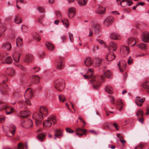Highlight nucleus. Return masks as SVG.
<instances>
[{
  "label": "nucleus",
  "mask_w": 149,
  "mask_h": 149,
  "mask_svg": "<svg viewBox=\"0 0 149 149\" xmlns=\"http://www.w3.org/2000/svg\"><path fill=\"white\" fill-rule=\"evenodd\" d=\"M86 130L83 129H81L79 128H76L75 134L79 136H81L85 134Z\"/></svg>",
  "instance_id": "1a4fd4ad"
},
{
  "label": "nucleus",
  "mask_w": 149,
  "mask_h": 149,
  "mask_svg": "<svg viewBox=\"0 0 149 149\" xmlns=\"http://www.w3.org/2000/svg\"><path fill=\"white\" fill-rule=\"evenodd\" d=\"M94 31L95 32H97L99 30V26L98 25L95 24L94 26Z\"/></svg>",
  "instance_id": "052dcab7"
},
{
  "label": "nucleus",
  "mask_w": 149,
  "mask_h": 149,
  "mask_svg": "<svg viewBox=\"0 0 149 149\" xmlns=\"http://www.w3.org/2000/svg\"><path fill=\"white\" fill-rule=\"evenodd\" d=\"M106 9L102 7H99L96 10V12L98 14H104Z\"/></svg>",
  "instance_id": "7c9ffc66"
},
{
  "label": "nucleus",
  "mask_w": 149,
  "mask_h": 149,
  "mask_svg": "<svg viewBox=\"0 0 149 149\" xmlns=\"http://www.w3.org/2000/svg\"><path fill=\"white\" fill-rule=\"evenodd\" d=\"M144 144H139L138 146L135 147L134 149H139L138 148L139 147L141 148H142L143 146H144Z\"/></svg>",
  "instance_id": "774afa93"
},
{
  "label": "nucleus",
  "mask_w": 149,
  "mask_h": 149,
  "mask_svg": "<svg viewBox=\"0 0 149 149\" xmlns=\"http://www.w3.org/2000/svg\"><path fill=\"white\" fill-rule=\"evenodd\" d=\"M121 50L125 55H127L129 53V48L127 46H123L121 48Z\"/></svg>",
  "instance_id": "c85d7f7f"
},
{
  "label": "nucleus",
  "mask_w": 149,
  "mask_h": 149,
  "mask_svg": "<svg viewBox=\"0 0 149 149\" xmlns=\"http://www.w3.org/2000/svg\"><path fill=\"white\" fill-rule=\"evenodd\" d=\"M96 40L98 41L101 44H104V47H106L107 46L105 44L104 42L100 39H97Z\"/></svg>",
  "instance_id": "4d7b16f0"
},
{
  "label": "nucleus",
  "mask_w": 149,
  "mask_h": 149,
  "mask_svg": "<svg viewBox=\"0 0 149 149\" xmlns=\"http://www.w3.org/2000/svg\"><path fill=\"white\" fill-rule=\"evenodd\" d=\"M76 10L74 8L71 7L68 10V15L69 18H72L75 15Z\"/></svg>",
  "instance_id": "f3484780"
},
{
  "label": "nucleus",
  "mask_w": 149,
  "mask_h": 149,
  "mask_svg": "<svg viewBox=\"0 0 149 149\" xmlns=\"http://www.w3.org/2000/svg\"><path fill=\"white\" fill-rule=\"evenodd\" d=\"M6 30V24L4 23H0V32L2 33Z\"/></svg>",
  "instance_id": "58836bf2"
},
{
  "label": "nucleus",
  "mask_w": 149,
  "mask_h": 149,
  "mask_svg": "<svg viewBox=\"0 0 149 149\" xmlns=\"http://www.w3.org/2000/svg\"><path fill=\"white\" fill-rule=\"evenodd\" d=\"M20 96V93L18 92H16L13 94L14 99H17Z\"/></svg>",
  "instance_id": "864d4df0"
},
{
  "label": "nucleus",
  "mask_w": 149,
  "mask_h": 149,
  "mask_svg": "<svg viewBox=\"0 0 149 149\" xmlns=\"http://www.w3.org/2000/svg\"><path fill=\"white\" fill-rule=\"evenodd\" d=\"M69 3L73 2L74 0H68ZM78 3L79 5L83 6L86 5L87 3L88 0H77Z\"/></svg>",
  "instance_id": "412c9836"
},
{
  "label": "nucleus",
  "mask_w": 149,
  "mask_h": 149,
  "mask_svg": "<svg viewBox=\"0 0 149 149\" xmlns=\"http://www.w3.org/2000/svg\"><path fill=\"white\" fill-rule=\"evenodd\" d=\"M104 77L102 76H100L99 77L96 76L93 77L90 80L91 83L93 84V88L95 89H98L101 84L102 80H103Z\"/></svg>",
  "instance_id": "f03ea898"
},
{
  "label": "nucleus",
  "mask_w": 149,
  "mask_h": 149,
  "mask_svg": "<svg viewBox=\"0 0 149 149\" xmlns=\"http://www.w3.org/2000/svg\"><path fill=\"white\" fill-rule=\"evenodd\" d=\"M59 99L60 102H63L66 100V98L63 95H60L59 96Z\"/></svg>",
  "instance_id": "5fc2aeb1"
},
{
  "label": "nucleus",
  "mask_w": 149,
  "mask_h": 149,
  "mask_svg": "<svg viewBox=\"0 0 149 149\" xmlns=\"http://www.w3.org/2000/svg\"><path fill=\"white\" fill-rule=\"evenodd\" d=\"M52 124V123L49 119L45 120L43 123V125L44 126L46 127H50L51 126Z\"/></svg>",
  "instance_id": "c9c22d12"
},
{
  "label": "nucleus",
  "mask_w": 149,
  "mask_h": 149,
  "mask_svg": "<svg viewBox=\"0 0 149 149\" xmlns=\"http://www.w3.org/2000/svg\"><path fill=\"white\" fill-rule=\"evenodd\" d=\"M64 63L62 59H59L57 62V68L59 70L63 69L64 68Z\"/></svg>",
  "instance_id": "aec40b11"
},
{
  "label": "nucleus",
  "mask_w": 149,
  "mask_h": 149,
  "mask_svg": "<svg viewBox=\"0 0 149 149\" xmlns=\"http://www.w3.org/2000/svg\"><path fill=\"white\" fill-rule=\"evenodd\" d=\"M33 38L37 41H39L40 40V38L39 35L36 33L33 34Z\"/></svg>",
  "instance_id": "de8ad7c7"
},
{
  "label": "nucleus",
  "mask_w": 149,
  "mask_h": 149,
  "mask_svg": "<svg viewBox=\"0 0 149 149\" xmlns=\"http://www.w3.org/2000/svg\"><path fill=\"white\" fill-rule=\"evenodd\" d=\"M84 62L85 65L88 67L91 66L93 63V59L90 57H88L85 58Z\"/></svg>",
  "instance_id": "2eb2a0df"
},
{
  "label": "nucleus",
  "mask_w": 149,
  "mask_h": 149,
  "mask_svg": "<svg viewBox=\"0 0 149 149\" xmlns=\"http://www.w3.org/2000/svg\"><path fill=\"white\" fill-rule=\"evenodd\" d=\"M17 66L19 68L23 71H25L26 69L25 68L22 66V65H17Z\"/></svg>",
  "instance_id": "69168bd1"
},
{
  "label": "nucleus",
  "mask_w": 149,
  "mask_h": 149,
  "mask_svg": "<svg viewBox=\"0 0 149 149\" xmlns=\"http://www.w3.org/2000/svg\"><path fill=\"white\" fill-rule=\"evenodd\" d=\"M40 69L38 67H35L33 68L31 70V71L33 73H36L39 70H40Z\"/></svg>",
  "instance_id": "6e6d98bb"
},
{
  "label": "nucleus",
  "mask_w": 149,
  "mask_h": 149,
  "mask_svg": "<svg viewBox=\"0 0 149 149\" xmlns=\"http://www.w3.org/2000/svg\"><path fill=\"white\" fill-rule=\"evenodd\" d=\"M62 22L65 27L67 28H68L69 24L68 20V19H63L62 20Z\"/></svg>",
  "instance_id": "a18cd8bd"
},
{
  "label": "nucleus",
  "mask_w": 149,
  "mask_h": 149,
  "mask_svg": "<svg viewBox=\"0 0 149 149\" xmlns=\"http://www.w3.org/2000/svg\"><path fill=\"white\" fill-rule=\"evenodd\" d=\"M22 125L24 128H29L33 126L32 121L30 119L27 120L22 122Z\"/></svg>",
  "instance_id": "0eeeda50"
},
{
  "label": "nucleus",
  "mask_w": 149,
  "mask_h": 149,
  "mask_svg": "<svg viewBox=\"0 0 149 149\" xmlns=\"http://www.w3.org/2000/svg\"><path fill=\"white\" fill-rule=\"evenodd\" d=\"M63 80L62 79H58L55 81V88L59 91H61L64 88V86L63 84Z\"/></svg>",
  "instance_id": "423d86ee"
},
{
  "label": "nucleus",
  "mask_w": 149,
  "mask_h": 149,
  "mask_svg": "<svg viewBox=\"0 0 149 149\" xmlns=\"http://www.w3.org/2000/svg\"><path fill=\"white\" fill-rule=\"evenodd\" d=\"M17 149H24L22 143H19L18 144Z\"/></svg>",
  "instance_id": "0e129e2a"
},
{
  "label": "nucleus",
  "mask_w": 149,
  "mask_h": 149,
  "mask_svg": "<svg viewBox=\"0 0 149 149\" xmlns=\"http://www.w3.org/2000/svg\"><path fill=\"white\" fill-rule=\"evenodd\" d=\"M136 42V41L133 38H129L127 41V43L128 45L132 47L134 46Z\"/></svg>",
  "instance_id": "393cba45"
},
{
  "label": "nucleus",
  "mask_w": 149,
  "mask_h": 149,
  "mask_svg": "<svg viewBox=\"0 0 149 149\" xmlns=\"http://www.w3.org/2000/svg\"><path fill=\"white\" fill-rule=\"evenodd\" d=\"M125 2H126V3L127 5L129 6L131 5L133 3L132 1L130 0H123L121 1H120V5L122 6V3Z\"/></svg>",
  "instance_id": "37998d69"
},
{
  "label": "nucleus",
  "mask_w": 149,
  "mask_h": 149,
  "mask_svg": "<svg viewBox=\"0 0 149 149\" xmlns=\"http://www.w3.org/2000/svg\"><path fill=\"white\" fill-rule=\"evenodd\" d=\"M40 112L43 116H46L48 113L47 109L45 107L42 106L40 108Z\"/></svg>",
  "instance_id": "5701e85b"
},
{
  "label": "nucleus",
  "mask_w": 149,
  "mask_h": 149,
  "mask_svg": "<svg viewBox=\"0 0 149 149\" xmlns=\"http://www.w3.org/2000/svg\"><path fill=\"white\" fill-rule=\"evenodd\" d=\"M117 105H118L120 107V109H119V111H120L123 108V104L122 103V101L121 100L118 99L116 103Z\"/></svg>",
  "instance_id": "49530a36"
},
{
  "label": "nucleus",
  "mask_w": 149,
  "mask_h": 149,
  "mask_svg": "<svg viewBox=\"0 0 149 149\" xmlns=\"http://www.w3.org/2000/svg\"><path fill=\"white\" fill-rule=\"evenodd\" d=\"M38 11L40 13H42L44 12L45 10L44 8L43 7H38Z\"/></svg>",
  "instance_id": "e2e57ef3"
},
{
  "label": "nucleus",
  "mask_w": 149,
  "mask_h": 149,
  "mask_svg": "<svg viewBox=\"0 0 149 149\" xmlns=\"http://www.w3.org/2000/svg\"><path fill=\"white\" fill-rule=\"evenodd\" d=\"M2 47L3 48L8 51H10L11 49L12 46L10 42H6L2 44Z\"/></svg>",
  "instance_id": "6ab92c4d"
},
{
  "label": "nucleus",
  "mask_w": 149,
  "mask_h": 149,
  "mask_svg": "<svg viewBox=\"0 0 149 149\" xmlns=\"http://www.w3.org/2000/svg\"><path fill=\"white\" fill-rule=\"evenodd\" d=\"M115 58V56L113 53H109L107 55L106 59L107 61H111Z\"/></svg>",
  "instance_id": "c756f323"
},
{
  "label": "nucleus",
  "mask_w": 149,
  "mask_h": 149,
  "mask_svg": "<svg viewBox=\"0 0 149 149\" xmlns=\"http://www.w3.org/2000/svg\"><path fill=\"white\" fill-rule=\"evenodd\" d=\"M93 70L92 68H90L89 69L88 71L87 72V74H89V73L90 74H91L90 75H84L83 74L84 77L85 79H87L90 77H91L93 75Z\"/></svg>",
  "instance_id": "f704fd0d"
},
{
  "label": "nucleus",
  "mask_w": 149,
  "mask_h": 149,
  "mask_svg": "<svg viewBox=\"0 0 149 149\" xmlns=\"http://www.w3.org/2000/svg\"><path fill=\"white\" fill-rule=\"evenodd\" d=\"M142 86L147 91V93H149V86L146 85V83L145 82L142 84Z\"/></svg>",
  "instance_id": "3c124183"
},
{
  "label": "nucleus",
  "mask_w": 149,
  "mask_h": 149,
  "mask_svg": "<svg viewBox=\"0 0 149 149\" xmlns=\"http://www.w3.org/2000/svg\"><path fill=\"white\" fill-rule=\"evenodd\" d=\"M33 95L32 90L30 88H28L25 92L24 96L25 98H31Z\"/></svg>",
  "instance_id": "9b49d317"
},
{
  "label": "nucleus",
  "mask_w": 149,
  "mask_h": 149,
  "mask_svg": "<svg viewBox=\"0 0 149 149\" xmlns=\"http://www.w3.org/2000/svg\"><path fill=\"white\" fill-rule=\"evenodd\" d=\"M104 76L107 78L110 79L112 77V73L110 70H107L104 73Z\"/></svg>",
  "instance_id": "bb28decb"
},
{
  "label": "nucleus",
  "mask_w": 149,
  "mask_h": 149,
  "mask_svg": "<svg viewBox=\"0 0 149 149\" xmlns=\"http://www.w3.org/2000/svg\"><path fill=\"white\" fill-rule=\"evenodd\" d=\"M8 79L6 76L2 73H0V90L3 94H4V91H6L7 88L6 85L3 84H5L7 80Z\"/></svg>",
  "instance_id": "f257e3e1"
},
{
  "label": "nucleus",
  "mask_w": 149,
  "mask_h": 149,
  "mask_svg": "<svg viewBox=\"0 0 149 149\" xmlns=\"http://www.w3.org/2000/svg\"><path fill=\"white\" fill-rule=\"evenodd\" d=\"M33 57L31 54H27L25 56L24 61L27 63H31L33 60Z\"/></svg>",
  "instance_id": "ddd939ff"
},
{
  "label": "nucleus",
  "mask_w": 149,
  "mask_h": 149,
  "mask_svg": "<svg viewBox=\"0 0 149 149\" xmlns=\"http://www.w3.org/2000/svg\"><path fill=\"white\" fill-rule=\"evenodd\" d=\"M113 18L111 16H109L106 18L104 20V25L109 26L111 25L114 21Z\"/></svg>",
  "instance_id": "6e6552de"
},
{
  "label": "nucleus",
  "mask_w": 149,
  "mask_h": 149,
  "mask_svg": "<svg viewBox=\"0 0 149 149\" xmlns=\"http://www.w3.org/2000/svg\"><path fill=\"white\" fill-rule=\"evenodd\" d=\"M20 114L22 117L24 118L28 116L30 114V112L27 111H21L20 112Z\"/></svg>",
  "instance_id": "79ce46f5"
},
{
  "label": "nucleus",
  "mask_w": 149,
  "mask_h": 149,
  "mask_svg": "<svg viewBox=\"0 0 149 149\" xmlns=\"http://www.w3.org/2000/svg\"><path fill=\"white\" fill-rule=\"evenodd\" d=\"M31 81L35 84H37L39 82L40 77L38 75H32L31 77Z\"/></svg>",
  "instance_id": "b1692460"
},
{
  "label": "nucleus",
  "mask_w": 149,
  "mask_h": 149,
  "mask_svg": "<svg viewBox=\"0 0 149 149\" xmlns=\"http://www.w3.org/2000/svg\"><path fill=\"white\" fill-rule=\"evenodd\" d=\"M141 39L144 42H146L149 39V32H144L141 36Z\"/></svg>",
  "instance_id": "a211bd4d"
},
{
  "label": "nucleus",
  "mask_w": 149,
  "mask_h": 149,
  "mask_svg": "<svg viewBox=\"0 0 149 149\" xmlns=\"http://www.w3.org/2000/svg\"><path fill=\"white\" fill-rule=\"evenodd\" d=\"M109 50H111L113 51H115L118 47L117 44L113 42H111L109 43Z\"/></svg>",
  "instance_id": "4be33fe9"
},
{
  "label": "nucleus",
  "mask_w": 149,
  "mask_h": 149,
  "mask_svg": "<svg viewBox=\"0 0 149 149\" xmlns=\"http://www.w3.org/2000/svg\"><path fill=\"white\" fill-rule=\"evenodd\" d=\"M133 63V59L131 58V57L130 56L127 60L128 64L129 65H131Z\"/></svg>",
  "instance_id": "13d9d810"
},
{
  "label": "nucleus",
  "mask_w": 149,
  "mask_h": 149,
  "mask_svg": "<svg viewBox=\"0 0 149 149\" xmlns=\"http://www.w3.org/2000/svg\"><path fill=\"white\" fill-rule=\"evenodd\" d=\"M145 98H141L139 97H137L135 99L136 104L139 106H141L145 100Z\"/></svg>",
  "instance_id": "dca6fc26"
},
{
  "label": "nucleus",
  "mask_w": 149,
  "mask_h": 149,
  "mask_svg": "<svg viewBox=\"0 0 149 149\" xmlns=\"http://www.w3.org/2000/svg\"><path fill=\"white\" fill-rule=\"evenodd\" d=\"M6 54L5 53L0 54V60L3 63L10 64L12 62L11 58L9 56L6 57Z\"/></svg>",
  "instance_id": "39448f33"
},
{
  "label": "nucleus",
  "mask_w": 149,
  "mask_h": 149,
  "mask_svg": "<svg viewBox=\"0 0 149 149\" xmlns=\"http://www.w3.org/2000/svg\"><path fill=\"white\" fill-rule=\"evenodd\" d=\"M66 132L69 133H72L74 132V131L72 130L71 129L69 128H66L65 129Z\"/></svg>",
  "instance_id": "680f3d73"
},
{
  "label": "nucleus",
  "mask_w": 149,
  "mask_h": 149,
  "mask_svg": "<svg viewBox=\"0 0 149 149\" xmlns=\"http://www.w3.org/2000/svg\"><path fill=\"white\" fill-rule=\"evenodd\" d=\"M55 137L54 138V139H56V138L59 136H61L62 135V131L61 129H57L55 130Z\"/></svg>",
  "instance_id": "473e14b6"
},
{
  "label": "nucleus",
  "mask_w": 149,
  "mask_h": 149,
  "mask_svg": "<svg viewBox=\"0 0 149 149\" xmlns=\"http://www.w3.org/2000/svg\"><path fill=\"white\" fill-rule=\"evenodd\" d=\"M103 61L102 59H97L95 61V65L96 66H100L103 62Z\"/></svg>",
  "instance_id": "8fccbe9b"
},
{
  "label": "nucleus",
  "mask_w": 149,
  "mask_h": 149,
  "mask_svg": "<svg viewBox=\"0 0 149 149\" xmlns=\"http://www.w3.org/2000/svg\"><path fill=\"white\" fill-rule=\"evenodd\" d=\"M68 34L69 35V38L70 41L72 42H73L74 40L73 34L70 33H69Z\"/></svg>",
  "instance_id": "bf43d9fd"
},
{
  "label": "nucleus",
  "mask_w": 149,
  "mask_h": 149,
  "mask_svg": "<svg viewBox=\"0 0 149 149\" xmlns=\"http://www.w3.org/2000/svg\"><path fill=\"white\" fill-rule=\"evenodd\" d=\"M6 73L9 76L11 77L15 74V70L13 68H10L8 69Z\"/></svg>",
  "instance_id": "72a5a7b5"
},
{
  "label": "nucleus",
  "mask_w": 149,
  "mask_h": 149,
  "mask_svg": "<svg viewBox=\"0 0 149 149\" xmlns=\"http://www.w3.org/2000/svg\"><path fill=\"white\" fill-rule=\"evenodd\" d=\"M143 115L144 112L142 109L138 110L136 112V116L138 118L143 117Z\"/></svg>",
  "instance_id": "e433bc0d"
},
{
  "label": "nucleus",
  "mask_w": 149,
  "mask_h": 149,
  "mask_svg": "<svg viewBox=\"0 0 149 149\" xmlns=\"http://www.w3.org/2000/svg\"><path fill=\"white\" fill-rule=\"evenodd\" d=\"M3 109H5L7 115L10 114L13 112V108L10 107L8 106L5 104L3 105Z\"/></svg>",
  "instance_id": "9d476101"
},
{
  "label": "nucleus",
  "mask_w": 149,
  "mask_h": 149,
  "mask_svg": "<svg viewBox=\"0 0 149 149\" xmlns=\"http://www.w3.org/2000/svg\"><path fill=\"white\" fill-rule=\"evenodd\" d=\"M16 42L17 47L21 46L23 43L22 39L20 38H18L16 39Z\"/></svg>",
  "instance_id": "c03bdc74"
},
{
  "label": "nucleus",
  "mask_w": 149,
  "mask_h": 149,
  "mask_svg": "<svg viewBox=\"0 0 149 149\" xmlns=\"http://www.w3.org/2000/svg\"><path fill=\"white\" fill-rule=\"evenodd\" d=\"M137 46L139 48L144 51H146L147 49V45L143 43L138 45Z\"/></svg>",
  "instance_id": "ea45409f"
},
{
  "label": "nucleus",
  "mask_w": 149,
  "mask_h": 149,
  "mask_svg": "<svg viewBox=\"0 0 149 149\" xmlns=\"http://www.w3.org/2000/svg\"><path fill=\"white\" fill-rule=\"evenodd\" d=\"M14 22L17 24H19L22 22V20L19 15H16L14 19Z\"/></svg>",
  "instance_id": "a19ab883"
},
{
  "label": "nucleus",
  "mask_w": 149,
  "mask_h": 149,
  "mask_svg": "<svg viewBox=\"0 0 149 149\" xmlns=\"http://www.w3.org/2000/svg\"><path fill=\"white\" fill-rule=\"evenodd\" d=\"M20 55V54L18 52H16L13 54V57L15 62H17L19 61Z\"/></svg>",
  "instance_id": "cd10ccee"
},
{
  "label": "nucleus",
  "mask_w": 149,
  "mask_h": 149,
  "mask_svg": "<svg viewBox=\"0 0 149 149\" xmlns=\"http://www.w3.org/2000/svg\"><path fill=\"white\" fill-rule=\"evenodd\" d=\"M105 90L106 92L109 93H111L113 92V88L110 85H107L106 86Z\"/></svg>",
  "instance_id": "4c0bfd02"
},
{
  "label": "nucleus",
  "mask_w": 149,
  "mask_h": 149,
  "mask_svg": "<svg viewBox=\"0 0 149 149\" xmlns=\"http://www.w3.org/2000/svg\"><path fill=\"white\" fill-rule=\"evenodd\" d=\"M48 119L50 120L51 121V120L55 124L56 123L57 120L55 116H50L49 117Z\"/></svg>",
  "instance_id": "09e8293b"
},
{
  "label": "nucleus",
  "mask_w": 149,
  "mask_h": 149,
  "mask_svg": "<svg viewBox=\"0 0 149 149\" xmlns=\"http://www.w3.org/2000/svg\"><path fill=\"white\" fill-rule=\"evenodd\" d=\"M45 45L48 49L49 50H53L54 49V47L52 44L49 42H45Z\"/></svg>",
  "instance_id": "2f4dec72"
},
{
  "label": "nucleus",
  "mask_w": 149,
  "mask_h": 149,
  "mask_svg": "<svg viewBox=\"0 0 149 149\" xmlns=\"http://www.w3.org/2000/svg\"><path fill=\"white\" fill-rule=\"evenodd\" d=\"M118 66L120 71L123 72L126 67V63L124 60H122L119 61Z\"/></svg>",
  "instance_id": "4468645a"
},
{
  "label": "nucleus",
  "mask_w": 149,
  "mask_h": 149,
  "mask_svg": "<svg viewBox=\"0 0 149 149\" xmlns=\"http://www.w3.org/2000/svg\"><path fill=\"white\" fill-rule=\"evenodd\" d=\"M9 131L10 132L12 133V135H8L7 134V136L8 137H12L14 135L16 131V129L15 126L13 125H10L9 128Z\"/></svg>",
  "instance_id": "a878e982"
},
{
  "label": "nucleus",
  "mask_w": 149,
  "mask_h": 149,
  "mask_svg": "<svg viewBox=\"0 0 149 149\" xmlns=\"http://www.w3.org/2000/svg\"><path fill=\"white\" fill-rule=\"evenodd\" d=\"M31 98H25V101L18 100L17 102L18 104V107L20 108H23L24 109L27 108V107L26 104L30 106L31 105V101L29 100Z\"/></svg>",
  "instance_id": "7ed1b4c3"
},
{
  "label": "nucleus",
  "mask_w": 149,
  "mask_h": 149,
  "mask_svg": "<svg viewBox=\"0 0 149 149\" xmlns=\"http://www.w3.org/2000/svg\"><path fill=\"white\" fill-rule=\"evenodd\" d=\"M45 137V135L44 134H40L38 135V139L41 141H42Z\"/></svg>",
  "instance_id": "603ef678"
},
{
  "label": "nucleus",
  "mask_w": 149,
  "mask_h": 149,
  "mask_svg": "<svg viewBox=\"0 0 149 149\" xmlns=\"http://www.w3.org/2000/svg\"><path fill=\"white\" fill-rule=\"evenodd\" d=\"M56 15L57 17L58 18L61 17V13L59 11H56Z\"/></svg>",
  "instance_id": "338daca9"
},
{
  "label": "nucleus",
  "mask_w": 149,
  "mask_h": 149,
  "mask_svg": "<svg viewBox=\"0 0 149 149\" xmlns=\"http://www.w3.org/2000/svg\"><path fill=\"white\" fill-rule=\"evenodd\" d=\"M33 117L35 121L36 125L38 126L41 123V120L43 118V115L40 112H36L33 114Z\"/></svg>",
  "instance_id": "20e7f679"
},
{
  "label": "nucleus",
  "mask_w": 149,
  "mask_h": 149,
  "mask_svg": "<svg viewBox=\"0 0 149 149\" xmlns=\"http://www.w3.org/2000/svg\"><path fill=\"white\" fill-rule=\"evenodd\" d=\"M109 38L110 39L114 40H120L121 39L120 35L117 33H111L109 35Z\"/></svg>",
  "instance_id": "f8f14e48"
}]
</instances>
